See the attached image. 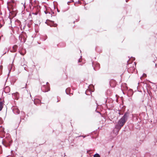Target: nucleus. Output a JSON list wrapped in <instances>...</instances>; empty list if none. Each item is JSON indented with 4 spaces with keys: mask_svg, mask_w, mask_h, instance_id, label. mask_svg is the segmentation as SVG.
I'll use <instances>...</instances> for the list:
<instances>
[{
    "mask_svg": "<svg viewBox=\"0 0 157 157\" xmlns=\"http://www.w3.org/2000/svg\"><path fill=\"white\" fill-rule=\"evenodd\" d=\"M128 115L129 114L128 113H125L124 115L119 120L117 124L115 125V128L117 130V132L119 131L127 121Z\"/></svg>",
    "mask_w": 157,
    "mask_h": 157,
    "instance_id": "1",
    "label": "nucleus"
},
{
    "mask_svg": "<svg viewBox=\"0 0 157 157\" xmlns=\"http://www.w3.org/2000/svg\"><path fill=\"white\" fill-rule=\"evenodd\" d=\"M12 140L11 138L9 137L3 139L2 143L3 145L6 147H7L10 146L12 142Z\"/></svg>",
    "mask_w": 157,
    "mask_h": 157,
    "instance_id": "2",
    "label": "nucleus"
},
{
    "mask_svg": "<svg viewBox=\"0 0 157 157\" xmlns=\"http://www.w3.org/2000/svg\"><path fill=\"white\" fill-rule=\"evenodd\" d=\"M7 4L9 8H10L13 10H15L14 8L16 6V4L14 0H10L7 2Z\"/></svg>",
    "mask_w": 157,
    "mask_h": 157,
    "instance_id": "3",
    "label": "nucleus"
},
{
    "mask_svg": "<svg viewBox=\"0 0 157 157\" xmlns=\"http://www.w3.org/2000/svg\"><path fill=\"white\" fill-rule=\"evenodd\" d=\"M41 90L43 92H48L50 90L49 86H48L44 85L42 86Z\"/></svg>",
    "mask_w": 157,
    "mask_h": 157,
    "instance_id": "4",
    "label": "nucleus"
},
{
    "mask_svg": "<svg viewBox=\"0 0 157 157\" xmlns=\"http://www.w3.org/2000/svg\"><path fill=\"white\" fill-rule=\"evenodd\" d=\"M92 65L95 71L98 70L100 68V65L99 63H93Z\"/></svg>",
    "mask_w": 157,
    "mask_h": 157,
    "instance_id": "5",
    "label": "nucleus"
},
{
    "mask_svg": "<svg viewBox=\"0 0 157 157\" xmlns=\"http://www.w3.org/2000/svg\"><path fill=\"white\" fill-rule=\"evenodd\" d=\"M13 113L16 114H18L20 112V110L17 107H14L13 108Z\"/></svg>",
    "mask_w": 157,
    "mask_h": 157,
    "instance_id": "6",
    "label": "nucleus"
},
{
    "mask_svg": "<svg viewBox=\"0 0 157 157\" xmlns=\"http://www.w3.org/2000/svg\"><path fill=\"white\" fill-rule=\"evenodd\" d=\"M21 116H20V121H21V119H24V118L25 117V113L24 112L21 111Z\"/></svg>",
    "mask_w": 157,
    "mask_h": 157,
    "instance_id": "7",
    "label": "nucleus"
},
{
    "mask_svg": "<svg viewBox=\"0 0 157 157\" xmlns=\"http://www.w3.org/2000/svg\"><path fill=\"white\" fill-rule=\"evenodd\" d=\"M71 89L70 88H68L66 90V92L67 94H69L70 93Z\"/></svg>",
    "mask_w": 157,
    "mask_h": 157,
    "instance_id": "8",
    "label": "nucleus"
},
{
    "mask_svg": "<svg viewBox=\"0 0 157 157\" xmlns=\"http://www.w3.org/2000/svg\"><path fill=\"white\" fill-rule=\"evenodd\" d=\"M3 103L2 101H0V111H1L3 107Z\"/></svg>",
    "mask_w": 157,
    "mask_h": 157,
    "instance_id": "9",
    "label": "nucleus"
},
{
    "mask_svg": "<svg viewBox=\"0 0 157 157\" xmlns=\"http://www.w3.org/2000/svg\"><path fill=\"white\" fill-rule=\"evenodd\" d=\"M18 48V46L17 45H14L13 46V50L14 51H16V50L17 48Z\"/></svg>",
    "mask_w": 157,
    "mask_h": 157,
    "instance_id": "10",
    "label": "nucleus"
},
{
    "mask_svg": "<svg viewBox=\"0 0 157 157\" xmlns=\"http://www.w3.org/2000/svg\"><path fill=\"white\" fill-rule=\"evenodd\" d=\"M94 157H100V156L99 154L96 153L94 155Z\"/></svg>",
    "mask_w": 157,
    "mask_h": 157,
    "instance_id": "11",
    "label": "nucleus"
},
{
    "mask_svg": "<svg viewBox=\"0 0 157 157\" xmlns=\"http://www.w3.org/2000/svg\"><path fill=\"white\" fill-rule=\"evenodd\" d=\"M109 119L111 121V120L113 119L114 118V116L110 117V116H109Z\"/></svg>",
    "mask_w": 157,
    "mask_h": 157,
    "instance_id": "12",
    "label": "nucleus"
},
{
    "mask_svg": "<svg viewBox=\"0 0 157 157\" xmlns=\"http://www.w3.org/2000/svg\"><path fill=\"white\" fill-rule=\"evenodd\" d=\"M143 76H146V75L145 74H143Z\"/></svg>",
    "mask_w": 157,
    "mask_h": 157,
    "instance_id": "13",
    "label": "nucleus"
},
{
    "mask_svg": "<svg viewBox=\"0 0 157 157\" xmlns=\"http://www.w3.org/2000/svg\"><path fill=\"white\" fill-rule=\"evenodd\" d=\"M57 26V24H54V25H53V26L55 27H56Z\"/></svg>",
    "mask_w": 157,
    "mask_h": 157,
    "instance_id": "14",
    "label": "nucleus"
},
{
    "mask_svg": "<svg viewBox=\"0 0 157 157\" xmlns=\"http://www.w3.org/2000/svg\"><path fill=\"white\" fill-rule=\"evenodd\" d=\"M70 2H71L69 1V2H67V4L69 5Z\"/></svg>",
    "mask_w": 157,
    "mask_h": 157,
    "instance_id": "15",
    "label": "nucleus"
},
{
    "mask_svg": "<svg viewBox=\"0 0 157 157\" xmlns=\"http://www.w3.org/2000/svg\"><path fill=\"white\" fill-rule=\"evenodd\" d=\"M21 65L22 66H25V64H23L22 63H21Z\"/></svg>",
    "mask_w": 157,
    "mask_h": 157,
    "instance_id": "16",
    "label": "nucleus"
},
{
    "mask_svg": "<svg viewBox=\"0 0 157 157\" xmlns=\"http://www.w3.org/2000/svg\"><path fill=\"white\" fill-rule=\"evenodd\" d=\"M57 11L58 12H60L59 10L57 8Z\"/></svg>",
    "mask_w": 157,
    "mask_h": 157,
    "instance_id": "17",
    "label": "nucleus"
},
{
    "mask_svg": "<svg viewBox=\"0 0 157 157\" xmlns=\"http://www.w3.org/2000/svg\"><path fill=\"white\" fill-rule=\"evenodd\" d=\"M87 91H88L87 90H86V92H85V93H86V94L87 95H88V94L87 93Z\"/></svg>",
    "mask_w": 157,
    "mask_h": 157,
    "instance_id": "18",
    "label": "nucleus"
},
{
    "mask_svg": "<svg viewBox=\"0 0 157 157\" xmlns=\"http://www.w3.org/2000/svg\"><path fill=\"white\" fill-rule=\"evenodd\" d=\"M82 136L83 137V138H85V137H86V136Z\"/></svg>",
    "mask_w": 157,
    "mask_h": 157,
    "instance_id": "19",
    "label": "nucleus"
},
{
    "mask_svg": "<svg viewBox=\"0 0 157 157\" xmlns=\"http://www.w3.org/2000/svg\"><path fill=\"white\" fill-rule=\"evenodd\" d=\"M82 136V135L79 136H78L77 137H81V136Z\"/></svg>",
    "mask_w": 157,
    "mask_h": 157,
    "instance_id": "20",
    "label": "nucleus"
},
{
    "mask_svg": "<svg viewBox=\"0 0 157 157\" xmlns=\"http://www.w3.org/2000/svg\"><path fill=\"white\" fill-rule=\"evenodd\" d=\"M81 62V61H80V59H79L78 60V62Z\"/></svg>",
    "mask_w": 157,
    "mask_h": 157,
    "instance_id": "21",
    "label": "nucleus"
},
{
    "mask_svg": "<svg viewBox=\"0 0 157 157\" xmlns=\"http://www.w3.org/2000/svg\"><path fill=\"white\" fill-rule=\"evenodd\" d=\"M70 2H74V1L73 0H71V1Z\"/></svg>",
    "mask_w": 157,
    "mask_h": 157,
    "instance_id": "22",
    "label": "nucleus"
},
{
    "mask_svg": "<svg viewBox=\"0 0 157 157\" xmlns=\"http://www.w3.org/2000/svg\"><path fill=\"white\" fill-rule=\"evenodd\" d=\"M33 14H35V15H36L37 14V13H33Z\"/></svg>",
    "mask_w": 157,
    "mask_h": 157,
    "instance_id": "23",
    "label": "nucleus"
},
{
    "mask_svg": "<svg viewBox=\"0 0 157 157\" xmlns=\"http://www.w3.org/2000/svg\"><path fill=\"white\" fill-rule=\"evenodd\" d=\"M24 69L25 70H26V67H24Z\"/></svg>",
    "mask_w": 157,
    "mask_h": 157,
    "instance_id": "24",
    "label": "nucleus"
},
{
    "mask_svg": "<svg viewBox=\"0 0 157 157\" xmlns=\"http://www.w3.org/2000/svg\"><path fill=\"white\" fill-rule=\"evenodd\" d=\"M48 82H47L46 83V85H47V86H48Z\"/></svg>",
    "mask_w": 157,
    "mask_h": 157,
    "instance_id": "25",
    "label": "nucleus"
},
{
    "mask_svg": "<svg viewBox=\"0 0 157 157\" xmlns=\"http://www.w3.org/2000/svg\"><path fill=\"white\" fill-rule=\"evenodd\" d=\"M126 2H128V0H126Z\"/></svg>",
    "mask_w": 157,
    "mask_h": 157,
    "instance_id": "26",
    "label": "nucleus"
},
{
    "mask_svg": "<svg viewBox=\"0 0 157 157\" xmlns=\"http://www.w3.org/2000/svg\"><path fill=\"white\" fill-rule=\"evenodd\" d=\"M97 112L98 113H100V112Z\"/></svg>",
    "mask_w": 157,
    "mask_h": 157,
    "instance_id": "27",
    "label": "nucleus"
},
{
    "mask_svg": "<svg viewBox=\"0 0 157 157\" xmlns=\"http://www.w3.org/2000/svg\"><path fill=\"white\" fill-rule=\"evenodd\" d=\"M155 66H156V64H155Z\"/></svg>",
    "mask_w": 157,
    "mask_h": 157,
    "instance_id": "28",
    "label": "nucleus"
}]
</instances>
